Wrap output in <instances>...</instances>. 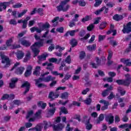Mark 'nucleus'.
<instances>
[{
    "mask_svg": "<svg viewBox=\"0 0 131 131\" xmlns=\"http://www.w3.org/2000/svg\"><path fill=\"white\" fill-rule=\"evenodd\" d=\"M69 2H70V0H63L61 1L60 5L56 7L57 12H67L70 8V5H67Z\"/></svg>",
    "mask_w": 131,
    "mask_h": 131,
    "instance_id": "obj_1",
    "label": "nucleus"
},
{
    "mask_svg": "<svg viewBox=\"0 0 131 131\" xmlns=\"http://www.w3.org/2000/svg\"><path fill=\"white\" fill-rule=\"evenodd\" d=\"M0 56L2 59V63H6V64L4 66V68H7L11 65L10 59L8 56L5 55V53L1 52H0Z\"/></svg>",
    "mask_w": 131,
    "mask_h": 131,
    "instance_id": "obj_2",
    "label": "nucleus"
},
{
    "mask_svg": "<svg viewBox=\"0 0 131 131\" xmlns=\"http://www.w3.org/2000/svg\"><path fill=\"white\" fill-rule=\"evenodd\" d=\"M45 44V39H41V41L35 42L32 46H31V50H37V48H41L43 47Z\"/></svg>",
    "mask_w": 131,
    "mask_h": 131,
    "instance_id": "obj_3",
    "label": "nucleus"
},
{
    "mask_svg": "<svg viewBox=\"0 0 131 131\" xmlns=\"http://www.w3.org/2000/svg\"><path fill=\"white\" fill-rule=\"evenodd\" d=\"M123 33H130L131 32V21L126 24V25H123V28L122 30Z\"/></svg>",
    "mask_w": 131,
    "mask_h": 131,
    "instance_id": "obj_4",
    "label": "nucleus"
},
{
    "mask_svg": "<svg viewBox=\"0 0 131 131\" xmlns=\"http://www.w3.org/2000/svg\"><path fill=\"white\" fill-rule=\"evenodd\" d=\"M99 103L104 104V105L101 107L102 111H105V110H107V109H108V106L110 105L109 101H106L104 99L100 100Z\"/></svg>",
    "mask_w": 131,
    "mask_h": 131,
    "instance_id": "obj_5",
    "label": "nucleus"
},
{
    "mask_svg": "<svg viewBox=\"0 0 131 131\" xmlns=\"http://www.w3.org/2000/svg\"><path fill=\"white\" fill-rule=\"evenodd\" d=\"M34 81H35V84L36 85H37L38 88H42L44 86H47V85L44 84L43 83H40L43 81V78H39L38 79H35L34 80Z\"/></svg>",
    "mask_w": 131,
    "mask_h": 131,
    "instance_id": "obj_6",
    "label": "nucleus"
},
{
    "mask_svg": "<svg viewBox=\"0 0 131 131\" xmlns=\"http://www.w3.org/2000/svg\"><path fill=\"white\" fill-rule=\"evenodd\" d=\"M105 121L108 124H112L114 122V116L112 114H109L105 117Z\"/></svg>",
    "mask_w": 131,
    "mask_h": 131,
    "instance_id": "obj_7",
    "label": "nucleus"
},
{
    "mask_svg": "<svg viewBox=\"0 0 131 131\" xmlns=\"http://www.w3.org/2000/svg\"><path fill=\"white\" fill-rule=\"evenodd\" d=\"M21 88H26L24 95H26V94L29 92V90H30V83L28 81H26L21 85Z\"/></svg>",
    "mask_w": 131,
    "mask_h": 131,
    "instance_id": "obj_8",
    "label": "nucleus"
},
{
    "mask_svg": "<svg viewBox=\"0 0 131 131\" xmlns=\"http://www.w3.org/2000/svg\"><path fill=\"white\" fill-rule=\"evenodd\" d=\"M64 125L62 124H58L57 125L53 124L52 127L54 131H61L64 128Z\"/></svg>",
    "mask_w": 131,
    "mask_h": 131,
    "instance_id": "obj_9",
    "label": "nucleus"
},
{
    "mask_svg": "<svg viewBox=\"0 0 131 131\" xmlns=\"http://www.w3.org/2000/svg\"><path fill=\"white\" fill-rule=\"evenodd\" d=\"M15 55L18 60H21V59H23L25 53L22 50H18L15 53Z\"/></svg>",
    "mask_w": 131,
    "mask_h": 131,
    "instance_id": "obj_10",
    "label": "nucleus"
},
{
    "mask_svg": "<svg viewBox=\"0 0 131 131\" xmlns=\"http://www.w3.org/2000/svg\"><path fill=\"white\" fill-rule=\"evenodd\" d=\"M18 81V78H13L11 79V82L9 83V86L11 89H14L15 86L16 82Z\"/></svg>",
    "mask_w": 131,
    "mask_h": 131,
    "instance_id": "obj_11",
    "label": "nucleus"
},
{
    "mask_svg": "<svg viewBox=\"0 0 131 131\" xmlns=\"http://www.w3.org/2000/svg\"><path fill=\"white\" fill-rule=\"evenodd\" d=\"M91 20H93L92 15H86L84 17L82 18L81 22L82 23H85V22H88V21H91Z\"/></svg>",
    "mask_w": 131,
    "mask_h": 131,
    "instance_id": "obj_12",
    "label": "nucleus"
},
{
    "mask_svg": "<svg viewBox=\"0 0 131 131\" xmlns=\"http://www.w3.org/2000/svg\"><path fill=\"white\" fill-rule=\"evenodd\" d=\"M11 2H5L0 3V8L3 7V10H6L7 9V7H9L10 5H11Z\"/></svg>",
    "mask_w": 131,
    "mask_h": 131,
    "instance_id": "obj_13",
    "label": "nucleus"
},
{
    "mask_svg": "<svg viewBox=\"0 0 131 131\" xmlns=\"http://www.w3.org/2000/svg\"><path fill=\"white\" fill-rule=\"evenodd\" d=\"M78 44L77 40L74 38H72L70 41V45L72 46V48H75Z\"/></svg>",
    "mask_w": 131,
    "mask_h": 131,
    "instance_id": "obj_14",
    "label": "nucleus"
},
{
    "mask_svg": "<svg viewBox=\"0 0 131 131\" xmlns=\"http://www.w3.org/2000/svg\"><path fill=\"white\" fill-rule=\"evenodd\" d=\"M55 79H56V78L51 75L48 76L46 78H43V80L45 82H50V81H53V80H55Z\"/></svg>",
    "mask_w": 131,
    "mask_h": 131,
    "instance_id": "obj_15",
    "label": "nucleus"
},
{
    "mask_svg": "<svg viewBox=\"0 0 131 131\" xmlns=\"http://www.w3.org/2000/svg\"><path fill=\"white\" fill-rule=\"evenodd\" d=\"M113 19L117 21H121L123 19V16L117 14H115L113 17Z\"/></svg>",
    "mask_w": 131,
    "mask_h": 131,
    "instance_id": "obj_16",
    "label": "nucleus"
},
{
    "mask_svg": "<svg viewBox=\"0 0 131 131\" xmlns=\"http://www.w3.org/2000/svg\"><path fill=\"white\" fill-rule=\"evenodd\" d=\"M42 66H47L46 69H49V70H53L54 69V64L49 62H45L42 64Z\"/></svg>",
    "mask_w": 131,
    "mask_h": 131,
    "instance_id": "obj_17",
    "label": "nucleus"
},
{
    "mask_svg": "<svg viewBox=\"0 0 131 131\" xmlns=\"http://www.w3.org/2000/svg\"><path fill=\"white\" fill-rule=\"evenodd\" d=\"M44 123V130H47L49 127H51V126L53 127V125L52 124V123L50 121H43Z\"/></svg>",
    "mask_w": 131,
    "mask_h": 131,
    "instance_id": "obj_18",
    "label": "nucleus"
},
{
    "mask_svg": "<svg viewBox=\"0 0 131 131\" xmlns=\"http://www.w3.org/2000/svg\"><path fill=\"white\" fill-rule=\"evenodd\" d=\"M48 56H49L48 54L45 53L42 54L41 55L38 56V59L39 62L41 61H45V60H47V57H48Z\"/></svg>",
    "mask_w": 131,
    "mask_h": 131,
    "instance_id": "obj_19",
    "label": "nucleus"
},
{
    "mask_svg": "<svg viewBox=\"0 0 131 131\" xmlns=\"http://www.w3.org/2000/svg\"><path fill=\"white\" fill-rule=\"evenodd\" d=\"M51 27V25L49 23L46 22L44 24L42 25L41 28L42 30H46L47 31V30H49V29Z\"/></svg>",
    "mask_w": 131,
    "mask_h": 131,
    "instance_id": "obj_20",
    "label": "nucleus"
},
{
    "mask_svg": "<svg viewBox=\"0 0 131 131\" xmlns=\"http://www.w3.org/2000/svg\"><path fill=\"white\" fill-rule=\"evenodd\" d=\"M41 129H42V126H41L40 125H37L35 127L29 129V131H41Z\"/></svg>",
    "mask_w": 131,
    "mask_h": 131,
    "instance_id": "obj_21",
    "label": "nucleus"
},
{
    "mask_svg": "<svg viewBox=\"0 0 131 131\" xmlns=\"http://www.w3.org/2000/svg\"><path fill=\"white\" fill-rule=\"evenodd\" d=\"M25 70V68L23 67H20L18 68L15 70V73L16 74H22L23 73V72Z\"/></svg>",
    "mask_w": 131,
    "mask_h": 131,
    "instance_id": "obj_22",
    "label": "nucleus"
},
{
    "mask_svg": "<svg viewBox=\"0 0 131 131\" xmlns=\"http://www.w3.org/2000/svg\"><path fill=\"white\" fill-rule=\"evenodd\" d=\"M21 43L22 46H24V47H30L31 45V43L29 42V41H27L26 40H23L21 41Z\"/></svg>",
    "mask_w": 131,
    "mask_h": 131,
    "instance_id": "obj_23",
    "label": "nucleus"
},
{
    "mask_svg": "<svg viewBox=\"0 0 131 131\" xmlns=\"http://www.w3.org/2000/svg\"><path fill=\"white\" fill-rule=\"evenodd\" d=\"M104 120V115L102 114H101L99 117L98 119L96 121V124H99L101 123V121H103Z\"/></svg>",
    "mask_w": 131,
    "mask_h": 131,
    "instance_id": "obj_24",
    "label": "nucleus"
},
{
    "mask_svg": "<svg viewBox=\"0 0 131 131\" xmlns=\"http://www.w3.org/2000/svg\"><path fill=\"white\" fill-rule=\"evenodd\" d=\"M120 128H128V129H131V123L128 124L126 123L119 126Z\"/></svg>",
    "mask_w": 131,
    "mask_h": 131,
    "instance_id": "obj_25",
    "label": "nucleus"
},
{
    "mask_svg": "<svg viewBox=\"0 0 131 131\" xmlns=\"http://www.w3.org/2000/svg\"><path fill=\"white\" fill-rule=\"evenodd\" d=\"M107 26V22L106 21H102L100 25H99V29L100 30H103V29H105Z\"/></svg>",
    "mask_w": 131,
    "mask_h": 131,
    "instance_id": "obj_26",
    "label": "nucleus"
},
{
    "mask_svg": "<svg viewBox=\"0 0 131 131\" xmlns=\"http://www.w3.org/2000/svg\"><path fill=\"white\" fill-rule=\"evenodd\" d=\"M59 110H60V113H59V115H61L62 113H64V114H68V111H67V108H66L64 106L60 107Z\"/></svg>",
    "mask_w": 131,
    "mask_h": 131,
    "instance_id": "obj_27",
    "label": "nucleus"
},
{
    "mask_svg": "<svg viewBox=\"0 0 131 131\" xmlns=\"http://www.w3.org/2000/svg\"><path fill=\"white\" fill-rule=\"evenodd\" d=\"M69 93L68 92H64L63 93H61L60 98L61 99H68L69 97Z\"/></svg>",
    "mask_w": 131,
    "mask_h": 131,
    "instance_id": "obj_28",
    "label": "nucleus"
},
{
    "mask_svg": "<svg viewBox=\"0 0 131 131\" xmlns=\"http://www.w3.org/2000/svg\"><path fill=\"white\" fill-rule=\"evenodd\" d=\"M30 58H31L30 52H28L26 54V56L24 59V62H27V61H29V60H30Z\"/></svg>",
    "mask_w": 131,
    "mask_h": 131,
    "instance_id": "obj_29",
    "label": "nucleus"
},
{
    "mask_svg": "<svg viewBox=\"0 0 131 131\" xmlns=\"http://www.w3.org/2000/svg\"><path fill=\"white\" fill-rule=\"evenodd\" d=\"M118 92L120 94L121 96H124V95H125L124 89L121 87L118 88Z\"/></svg>",
    "mask_w": 131,
    "mask_h": 131,
    "instance_id": "obj_30",
    "label": "nucleus"
},
{
    "mask_svg": "<svg viewBox=\"0 0 131 131\" xmlns=\"http://www.w3.org/2000/svg\"><path fill=\"white\" fill-rule=\"evenodd\" d=\"M82 122H83L85 124L86 123H90V118H89L88 116H84L83 120H82Z\"/></svg>",
    "mask_w": 131,
    "mask_h": 131,
    "instance_id": "obj_31",
    "label": "nucleus"
},
{
    "mask_svg": "<svg viewBox=\"0 0 131 131\" xmlns=\"http://www.w3.org/2000/svg\"><path fill=\"white\" fill-rule=\"evenodd\" d=\"M105 8L106 7H103L100 9L97 10V11L94 12V14L97 15H100V14H101V12H103V11H104V10H105Z\"/></svg>",
    "mask_w": 131,
    "mask_h": 131,
    "instance_id": "obj_32",
    "label": "nucleus"
},
{
    "mask_svg": "<svg viewBox=\"0 0 131 131\" xmlns=\"http://www.w3.org/2000/svg\"><path fill=\"white\" fill-rule=\"evenodd\" d=\"M37 105L39 107H40V106H41V108H42V109H45V108H46V107H47V103H42V101H40V102H38Z\"/></svg>",
    "mask_w": 131,
    "mask_h": 131,
    "instance_id": "obj_33",
    "label": "nucleus"
},
{
    "mask_svg": "<svg viewBox=\"0 0 131 131\" xmlns=\"http://www.w3.org/2000/svg\"><path fill=\"white\" fill-rule=\"evenodd\" d=\"M52 73V74H53V75H55V76L59 75L60 78H63L64 76V73H62L61 74V73H59V72H58L57 71H54V72H53Z\"/></svg>",
    "mask_w": 131,
    "mask_h": 131,
    "instance_id": "obj_34",
    "label": "nucleus"
},
{
    "mask_svg": "<svg viewBox=\"0 0 131 131\" xmlns=\"http://www.w3.org/2000/svg\"><path fill=\"white\" fill-rule=\"evenodd\" d=\"M33 116V111H29L28 112V114L26 116V119H29V118H31Z\"/></svg>",
    "mask_w": 131,
    "mask_h": 131,
    "instance_id": "obj_35",
    "label": "nucleus"
},
{
    "mask_svg": "<svg viewBox=\"0 0 131 131\" xmlns=\"http://www.w3.org/2000/svg\"><path fill=\"white\" fill-rule=\"evenodd\" d=\"M87 49L88 50H96L97 49V45L94 43L92 45H89L87 47Z\"/></svg>",
    "mask_w": 131,
    "mask_h": 131,
    "instance_id": "obj_36",
    "label": "nucleus"
},
{
    "mask_svg": "<svg viewBox=\"0 0 131 131\" xmlns=\"http://www.w3.org/2000/svg\"><path fill=\"white\" fill-rule=\"evenodd\" d=\"M28 11V10L27 9H25L23 10V11L20 13H19L18 14V17L21 18V17H22V16H24V15H25V14H26V13H27Z\"/></svg>",
    "mask_w": 131,
    "mask_h": 131,
    "instance_id": "obj_37",
    "label": "nucleus"
},
{
    "mask_svg": "<svg viewBox=\"0 0 131 131\" xmlns=\"http://www.w3.org/2000/svg\"><path fill=\"white\" fill-rule=\"evenodd\" d=\"M131 81H129V80L126 79V80H123V85H125L126 86H128L129 84H130Z\"/></svg>",
    "mask_w": 131,
    "mask_h": 131,
    "instance_id": "obj_38",
    "label": "nucleus"
},
{
    "mask_svg": "<svg viewBox=\"0 0 131 131\" xmlns=\"http://www.w3.org/2000/svg\"><path fill=\"white\" fill-rule=\"evenodd\" d=\"M90 36L91 34L90 33H88L83 37L81 38L80 39L81 41H83V40H86V39H88Z\"/></svg>",
    "mask_w": 131,
    "mask_h": 131,
    "instance_id": "obj_39",
    "label": "nucleus"
},
{
    "mask_svg": "<svg viewBox=\"0 0 131 131\" xmlns=\"http://www.w3.org/2000/svg\"><path fill=\"white\" fill-rule=\"evenodd\" d=\"M78 35L80 36V37H83V36L85 35V31L83 29L81 30L78 33Z\"/></svg>",
    "mask_w": 131,
    "mask_h": 131,
    "instance_id": "obj_40",
    "label": "nucleus"
},
{
    "mask_svg": "<svg viewBox=\"0 0 131 131\" xmlns=\"http://www.w3.org/2000/svg\"><path fill=\"white\" fill-rule=\"evenodd\" d=\"M83 102L84 103V104H86V105H90L91 103H92V98H86V100L83 101Z\"/></svg>",
    "mask_w": 131,
    "mask_h": 131,
    "instance_id": "obj_41",
    "label": "nucleus"
},
{
    "mask_svg": "<svg viewBox=\"0 0 131 131\" xmlns=\"http://www.w3.org/2000/svg\"><path fill=\"white\" fill-rule=\"evenodd\" d=\"M110 43L113 47H116V46L118 45L117 41L116 40H110Z\"/></svg>",
    "mask_w": 131,
    "mask_h": 131,
    "instance_id": "obj_42",
    "label": "nucleus"
},
{
    "mask_svg": "<svg viewBox=\"0 0 131 131\" xmlns=\"http://www.w3.org/2000/svg\"><path fill=\"white\" fill-rule=\"evenodd\" d=\"M12 42H13V39L10 38L6 41V45L7 47H11V46H12Z\"/></svg>",
    "mask_w": 131,
    "mask_h": 131,
    "instance_id": "obj_43",
    "label": "nucleus"
},
{
    "mask_svg": "<svg viewBox=\"0 0 131 131\" xmlns=\"http://www.w3.org/2000/svg\"><path fill=\"white\" fill-rule=\"evenodd\" d=\"M79 6L80 7H85L86 3L85 2L84 0H79Z\"/></svg>",
    "mask_w": 131,
    "mask_h": 131,
    "instance_id": "obj_44",
    "label": "nucleus"
},
{
    "mask_svg": "<svg viewBox=\"0 0 131 131\" xmlns=\"http://www.w3.org/2000/svg\"><path fill=\"white\" fill-rule=\"evenodd\" d=\"M85 57V52L84 51H81L80 53L79 58L80 60H82Z\"/></svg>",
    "mask_w": 131,
    "mask_h": 131,
    "instance_id": "obj_45",
    "label": "nucleus"
},
{
    "mask_svg": "<svg viewBox=\"0 0 131 131\" xmlns=\"http://www.w3.org/2000/svg\"><path fill=\"white\" fill-rule=\"evenodd\" d=\"M94 28H95V26L94 25V24H91L89 25L88 27H87V30L88 31H92L93 29H94Z\"/></svg>",
    "mask_w": 131,
    "mask_h": 131,
    "instance_id": "obj_46",
    "label": "nucleus"
},
{
    "mask_svg": "<svg viewBox=\"0 0 131 131\" xmlns=\"http://www.w3.org/2000/svg\"><path fill=\"white\" fill-rule=\"evenodd\" d=\"M37 12L40 16H42L43 15V8H38L37 10Z\"/></svg>",
    "mask_w": 131,
    "mask_h": 131,
    "instance_id": "obj_47",
    "label": "nucleus"
},
{
    "mask_svg": "<svg viewBox=\"0 0 131 131\" xmlns=\"http://www.w3.org/2000/svg\"><path fill=\"white\" fill-rule=\"evenodd\" d=\"M22 7V4L20 3H16L15 5L12 6V8L14 9H18Z\"/></svg>",
    "mask_w": 131,
    "mask_h": 131,
    "instance_id": "obj_48",
    "label": "nucleus"
},
{
    "mask_svg": "<svg viewBox=\"0 0 131 131\" xmlns=\"http://www.w3.org/2000/svg\"><path fill=\"white\" fill-rule=\"evenodd\" d=\"M55 111H56V108H49L48 114L49 115H53L55 113Z\"/></svg>",
    "mask_w": 131,
    "mask_h": 131,
    "instance_id": "obj_49",
    "label": "nucleus"
},
{
    "mask_svg": "<svg viewBox=\"0 0 131 131\" xmlns=\"http://www.w3.org/2000/svg\"><path fill=\"white\" fill-rule=\"evenodd\" d=\"M106 38L105 35H99L98 36V41H102V40H104L105 38Z\"/></svg>",
    "mask_w": 131,
    "mask_h": 131,
    "instance_id": "obj_50",
    "label": "nucleus"
},
{
    "mask_svg": "<svg viewBox=\"0 0 131 131\" xmlns=\"http://www.w3.org/2000/svg\"><path fill=\"white\" fill-rule=\"evenodd\" d=\"M66 63H67L68 64H70L71 63V56L70 55H69L65 60Z\"/></svg>",
    "mask_w": 131,
    "mask_h": 131,
    "instance_id": "obj_51",
    "label": "nucleus"
},
{
    "mask_svg": "<svg viewBox=\"0 0 131 131\" xmlns=\"http://www.w3.org/2000/svg\"><path fill=\"white\" fill-rule=\"evenodd\" d=\"M57 61H58V59L56 58L52 57L49 59V62L50 63H55V64H57Z\"/></svg>",
    "mask_w": 131,
    "mask_h": 131,
    "instance_id": "obj_52",
    "label": "nucleus"
},
{
    "mask_svg": "<svg viewBox=\"0 0 131 131\" xmlns=\"http://www.w3.org/2000/svg\"><path fill=\"white\" fill-rule=\"evenodd\" d=\"M2 100H10V95L9 94H4L2 97Z\"/></svg>",
    "mask_w": 131,
    "mask_h": 131,
    "instance_id": "obj_53",
    "label": "nucleus"
},
{
    "mask_svg": "<svg viewBox=\"0 0 131 131\" xmlns=\"http://www.w3.org/2000/svg\"><path fill=\"white\" fill-rule=\"evenodd\" d=\"M75 22L76 21H73V19H72L71 21L69 23V26L71 28H72V27H74L75 26Z\"/></svg>",
    "mask_w": 131,
    "mask_h": 131,
    "instance_id": "obj_54",
    "label": "nucleus"
},
{
    "mask_svg": "<svg viewBox=\"0 0 131 131\" xmlns=\"http://www.w3.org/2000/svg\"><path fill=\"white\" fill-rule=\"evenodd\" d=\"M73 127H70V124H67V127L66 128V131H73Z\"/></svg>",
    "mask_w": 131,
    "mask_h": 131,
    "instance_id": "obj_55",
    "label": "nucleus"
},
{
    "mask_svg": "<svg viewBox=\"0 0 131 131\" xmlns=\"http://www.w3.org/2000/svg\"><path fill=\"white\" fill-rule=\"evenodd\" d=\"M56 31L57 32H59V33H63L64 32V28L63 27H59L56 29Z\"/></svg>",
    "mask_w": 131,
    "mask_h": 131,
    "instance_id": "obj_56",
    "label": "nucleus"
},
{
    "mask_svg": "<svg viewBox=\"0 0 131 131\" xmlns=\"http://www.w3.org/2000/svg\"><path fill=\"white\" fill-rule=\"evenodd\" d=\"M32 52L34 54V57H36V56H37V55H38L39 54V50H33Z\"/></svg>",
    "mask_w": 131,
    "mask_h": 131,
    "instance_id": "obj_57",
    "label": "nucleus"
},
{
    "mask_svg": "<svg viewBox=\"0 0 131 131\" xmlns=\"http://www.w3.org/2000/svg\"><path fill=\"white\" fill-rule=\"evenodd\" d=\"M110 92H108L106 90H104L103 92L102 93V97H106L109 95Z\"/></svg>",
    "mask_w": 131,
    "mask_h": 131,
    "instance_id": "obj_58",
    "label": "nucleus"
},
{
    "mask_svg": "<svg viewBox=\"0 0 131 131\" xmlns=\"http://www.w3.org/2000/svg\"><path fill=\"white\" fill-rule=\"evenodd\" d=\"M86 129H88V130H90L92 129V127H93V125L90 123H86Z\"/></svg>",
    "mask_w": 131,
    "mask_h": 131,
    "instance_id": "obj_59",
    "label": "nucleus"
},
{
    "mask_svg": "<svg viewBox=\"0 0 131 131\" xmlns=\"http://www.w3.org/2000/svg\"><path fill=\"white\" fill-rule=\"evenodd\" d=\"M9 24L10 25H17V21H16V20L12 19L10 20Z\"/></svg>",
    "mask_w": 131,
    "mask_h": 131,
    "instance_id": "obj_60",
    "label": "nucleus"
},
{
    "mask_svg": "<svg viewBox=\"0 0 131 131\" xmlns=\"http://www.w3.org/2000/svg\"><path fill=\"white\" fill-rule=\"evenodd\" d=\"M102 4V1H95V3L94 4V7L97 8L100 6Z\"/></svg>",
    "mask_w": 131,
    "mask_h": 131,
    "instance_id": "obj_61",
    "label": "nucleus"
},
{
    "mask_svg": "<svg viewBox=\"0 0 131 131\" xmlns=\"http://www.w3.org/2000/svg\"><path fill=\"white\" fill-rule=\"evenodd\" d=\"M106 7H108V8H113L115 6V4L114 3H112L111 2H110L106 4Z\"/></svg>",
    "mask_w": 131,
    "mask_h": 131,
    "instance_id": "obj_62",
    "label": "nucleus"
},
{
    "mask_svg": "<svg viewBox=\"0 0 131 131\" xmlns=\"http://www.w3.org/2000/svg\"><path fill=\"white\" fill-rule=\"evenodd\" d=\"M35 23V20H30L29 21V24H28L29 27H31V26H33Z\"/></svg>",
    "mask_w": 131,
    "mask_h": 131,
    "instance_id": "obj_63",
    "label": "nucleus"
},
{
    "mask_svg": "<svg viewBox=\"0 0 131 131\" xmlns=\"http://www.w3.org/2000/svg\"><path fill=\"white\" fill-rule=\"evenodd\" d=\"M31 126H32V123L29 122L25 123V127L26 128H29V127H31Z\"/></svg>",
    "mask_w": 131,
    "mask_h": 131,
    "instance_id": "obj_64",
    "label": "nucleus"
}]
</instances>
